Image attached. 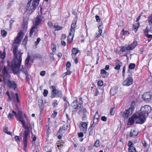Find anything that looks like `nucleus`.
<instances>
[{"instance_id":"nucleus-28","label":"nucleus","mask_w":152,"mask_h":152,"mask_svg":"<svg viewBox=\"0 0 152 152\" xmlns=\"http://www.w3.org/2000/svg\"><path fill=\"white\" fill-rule=\"evenodd\" d=\"M28 24V22L26 20H23V22L22 25L23 28L25 29L27 28Z\"/></svg>"},{"instance_id":"nucleus-22","label":"nucleus","mask_w":152,"mask_h":152,"mask_svg":"<svg viewBox=\"0 0 152 152\" xmlns=\"http://www.w3.org/2000/svg\"><path fill=\"white\" fill-rule=\"evenodd\" d=\"M117 89L115 87H113L110 90V94L111 95L113 96L117 93Z\"/></svg>"},{"instance_id":"nucleus-20","label":"nucleus","mask_w":152,"mask_h":152,"mask_svg":"<svg viewBox=\"0 0 152 152\" xmlns=\"http://www.w3.org/2000/svg\"><path fill=\"white\" fill-rule=\"evenodd\" d=\"M71 106L74 109H76L78 108L79 106L77 103V101L75 100L74 101L72 104Z\"/></svg>"},{"instance_id":"nucleus-38","label":"nucleus","mask_w":152,"mask_h":152,"mask_svg":"<svg viewBox=\"0 0 152 152\" xmlns=\"http://www.w3.org/2000/svg\"><path fill=\"white\" fill-rule=\"evenodd\" d=\"M98 120L94 119L93 124L91 125V127H94L97 124Z\"/></svg>"},{"instance_id":"nucleus-53","label":"nucleus","mask_w":152,"mask_h":152,"mask_svg":"<svg viewBox=\"0 0 152 152\" xmlns=\"http://www.w3.org/2000/svg\"><path fill=\"white\" fill-rule=\"evenodd\" d=\"M148 30H147L146 32H147L146 37H147L148 38H152V35L148 34Z\"/></svg>"},{"instance_id":"nucleus-12","label":"nucleus","mask_w":152,"mask_h":152,"mask_svg":"<svg viewBox=\"0 0 152 152\" xmlns=\"http://www.w3.org/2000/svg\"><path fill=\"white\" fill-rule=\"evenodd\" d=\"M7 95L8 96V101H13L14 102L15 101V99L14 93L11 92L10 94L8 91H7L6 93Z\"/></svg>"},{"instance_id":"nucleus-57","label":"nucleus","mask_w":152,"mask_h":152,"mask_svg":"<svg viewBox=\"0 0 152 152\" xmlns=\"http://www.w3.org/2000/svg\"><path fill=\"white\" fill-rule=\"evenodd\" d=\"M142 143L143 145L145 147L147 145V143L145 142V141L144 140H142Z\"/></svg>"},{"instance_id":"nucleus-59","label":"nucleus","mask_w":152,"mask_h":152,"mask_svg":"<svg viewBox=\"0 0 152 152\" xmlns=\"http://www.w3.org/2000/svg\"><path fill=\"white\" fill-rule=\"evenodd\" d=\"M103 83V82L102 81H99L98 82V84L100 86H102Z\"/></svg>"},{"instance_id":"nucleus-19","label":"nucleus","mask_w":152,"mask_h":152,"mask_svg":"<svg viewBox=\"0 0 152 152\" xmlns=\"http://www.w3.org/2000/svg\"><path fill=\"white\" fill-rule=\"evenodd\" d=\"M138 134V133L135 130H132L130 133V136L131 137H134Z\"/></svg>"},{"instance_id":"nucleus-31","label":"nucleus","mask_w":152,"mask_h":152,"mask_svg":"<svg viewBox=\"0 0 152 152\" xmlns=\"http://www.w3.org/2000/svg\"><path fill=\"white\" fill-rule=\"evenodd\" d=\"M53 27L55 28L56 30H61L62 28V27L59 26L58 25H54Z\"/></svg>"},{"instance_id":"nucleus-40","label":"nucleus","mask_w":152,"mask_h":152,"mask_svg":"<svg viewBox=\"0 0 152 152\" xmlns=\"http://www.w3.org/2000/svg\"><path fill=\"white\" fill-rule=\"evenodd\" d=\"M5 53L4 52V53H2L1 52L0 54V57L1 58L4 59L5 57Z\"/></svg>"},{"instance_id":"nucleus-24","label":"nucleus","mask_w":152,"mask_h":152,"mask_svg":"<svg viewBox=\"0 0 152 152\" xmlns=\"http://www.w3.org/2000/svg\"><path fill=\"white\" fill-rule=\"evenodd\" d=\"M79 51L77 48H73L72 50V54L73 56H76L79 52Z\"/></svg>"},{"instance_id":"nucleus-62","label":"nucleus","mask_w":152,"mask_h":152,"mask_svg":"<svg viewBox=\"0 0 152 152\" xmlns=\"http://www.w3.org/2000/svg\"><path fill=\"white\" fill-rule=\"evenodd\" d=\"M78 136L79 137H82L83 136V132H80L78 133Z\"/></svg>"},{"instance_id":"nucleus-2","label":"nucleus","mask_w":152,"mask_h":152,"mask_svg":"<svg viewBox=\"0 0 152 152\" xmlns=\"http://www.w3.org/2000/svg\"><path fill=\"white\" fill-rule=\"evenodd\" d=\"M13 52L15 58L11 63V69L14 73L18 74L19 72V69L21 64L22 55L23 53L20 51H18L17 52L18 49L17 45L13 43Z\"/></svg>"},{"instance_id":"nucleus-32","label":"nucleus","mask_w":152,"mask_h":152,"mask_svg":"<svg viewBox=\"0 0 152 152\" xmlns=\"http://www.w3.org/2000/svg\"><path fill=\"white\" fill-rule=\"evenodd\" d=\"M30 60V57L28 56L26 58L25 61V65L26 66L28 65Z\"/></svg>"},{"instance_id":"nucleus-43","label":"nucleus","mask_w":152,"mask_h":152,"mask_svg":"<svg viewBox=\"0 0 152 152\" xmlns=\"http://www.w3.org/2000/svg\"><path fill=\"white\" fill-rule=\"evenodd\" d=\"M15 97L16 98V102L17 103H19L20 102L19 96L18 95V94L17 93H16L15 94Z\"/></svg>"},{"instance_id":"nucleus-41","label":"nucleus","mask_w":152,"mask_h":152,"mask_svg":"<svg viewBox=\"0 0 152 152\" xmlns=\"http://www.w3.org/2000/svg\"><path fill=\"white\" fill-rule=\"evenodd\" d=\"M41 22V20H36L35 23V25L36 27L39 25Z\"/></svg>"},{"instance_id":"nucleus-49","label":"nucleus","mask_w":152,"mask_h":152,"mask_svg":"<svg viewBox=\"0 0 152 152\" xmlns=\"http://www.w3.org/2000/svg\"><path fill=\"white\" fill-rule=\"evenodd\" d=\"M40 40L41 39L40 38H37V41L35 42V45H37L38 44L39 42H40Z\"/></svg>"},{"instance_id":"nucleus-25","label":"nucleus","mask_w":152,"mask_h":152,"mask_svg":"<svg viewBox=\"0 0 152 152\" xmlns=\"http://www.w3.org/2000/svg\"><path fill=\"white\" fill-rule=\"evenodd\" d=\"M127 145L129 147V150L130 151H131V149H133L134 148V147L132 146L133 144L131 141H129Z\"/></svg>"},{"instance_id":"nucleus-14","label":"nucleus","mask_w":152,"mask_h":152,"mask_svg":"<svg viewBox=\"0 0 152 152\" xmlns=\"http://www.w3.org/2000/svg\"><path fill=\"white\" fill-rule=\"evenodd\" d=\"M68 127V125H66L65 124H64L62 126L60 127L59 129L57 132V134H58L60 133H61V134L64 133L65 130Z\"/></svg>"},{"instance_id":"nucleus-55","label":"nucleus","mask_w":152,"mask_h":152,"mask_svg":"<svg viewBox=\"0 0 152 152\" xmlns=\"http://www.w3.org/2000/svg\"><path fill=\"white\" fill-rule=\"evenodd\" d=\"M66 67L67 68H69L71 66V63L69 61L67 62L66 65Z\"/></svg>"},{"instance_id":"nucleus-63","label":"nucleus","mask_w":152,"mask_h":152,"mask_svg":"<svg viewBox=\"0 0 152 152\" xmlns=\"http://www.w3.org/2000/svg\"><path fill=\"white\" fill-rule=\"evenodd\" d=\"M57 112H56V111H54L53 112V115H52V117L53 118H55L56 117V116L57 114Z\"/></svg>"},{"instance_id":"nucleus-47","label":"nucleus","mask_w":152,"mask_h":152,"mask_svg":"<svg viewBox=\"0 0 152 152\" xmlns=\"http://www.w3.org/2000/svg\"><path fill=\"white\" fill-rule=\"evenodd\" d=\"M48 93V91L47 90L45 89L43 91V96H47Z\"/></svg>"},{"instance_id":"nucleus-26","label":"nucleus","mask_w":152,"mask_h":152,"mask_svg":"<svg viewBox=\"0 0 152 152\" xmlns=\"http://www.w3.org/2000/svg\"><path fill=\"white\" fill-rule=\"evenodd\" d=\"M12 112L14 114L15 117L16 115L18 116L23 115L22 112L20 111H19L18 112L16 113V112L14 110H12Z\"/></svg>"},{"instance_id":"nucleus-36","label":"nucleus","mask_w":152,"mask_h":152,"mask_svg":"<svg viewBox=\"0 0 152 152\" xmlns=\"http://www.w3.org/2000/svg\"><path fill=\"white\" fill-rule=\"evenodd\" d=\"M21 71L25 74L27 73V70L26 68H25L23 67V66H22V68L21 69Z\"/></svg>"},{"instance_id":"nucleus-13","label":"nucleus","mask_w":152,"mask_h":152,"mask_svg":"<svg viewBox=\"0 0 152 152\" xmlns=\"http://www.w3.org/2000/svg\"><path fill=\"white\" fill-rule=\"evenodd\" d=\"M87 125L88 124L86 122L81 123V126L80 127L81 131L84 133H86L87 129Z\"/></svg>"},{"instance_id":"nucleus-52","label":"nucleus","mask_w":152,"mask_h":152,"mask_svg":"<svg viewBox=\"0 0 152 152\" xmlns=\"http://www.w3.org/2000/svg\"><path fill=\"white\" fill-rule=\"evenodd\" d=\"M26 76V79L27 81H29V75H28V73L25 74Z\"/></svg>"},{"instance_id":"nucleus-7","label":"nucleus","mask_w":152,"mask_h":152,"mask_svg":"<svg viewBox=\"0 0 152 152\" xmlns=\"http://www.w3.org/2000/svg\"><path fill=\"white\" fill-rule=\"evenodd\" d=\"M137 42L136 41H134L131 44L126 47L124 46L121 47V51L122 52H126V50H131L134 49L137 45Z\"/></svg>"},{"instance_id":"nucleus-51","label":"nucleus","mask_w":152,"mask_h":152,"mask_svg":"<svg viewBox=\"0 0 152 152\" xmlns=\"http://www.w3.org/2000/svg\"><path fill=\"white\" fill-rule=\"evenodd\" d=\"M89 135H92L93 133V129L92 128H89Z\"/></svg>"},{"instance_id":"nucleus-33","label":"nucleus","mask_w":152,"mask_h":152,"mask_svg":"<svg viewBox=\"0 0 152 152\" xmlns=\"http://www.w3.org/2000/svg\"><path fill=\"white\" fill-rule=\"evenodd\" d=\"M135 66V64H134L131 63L129 66V69H134Z\"/></svg>"},{"instance_id":"nucleus-45","label":"nucleus","mask_w":152,"mask_h":152,"mask_svg":"<svg viewBox=\"0 0 152 152\" xmlns=\"http://www.w3.org/2000/svg\"><path fill=\"white\" fill-rule=\"evenodd\" d=\"M23 35V32L22 30L20 31L19 33L18 34L17 37H19L21 38Z\"/></svg>"},{"instance_id":"nucleus-39","label":"nucleus","mask_w":152,"mask_h":152,"mask_svg":"<svg viewBox=\"0 0 152 152\" xmlns=\"http://www.w3.org/2000/svg\"><path fill=\"white\" fill-rule=\"evenodd\" d=\"M72 58L74 59V61L75 64H77L78 63V61L77 58L76 57V56H73L72 54Z\"/></svg>"},{"instance_id":"nucleus-27","label":"nucleus","mask_w":152,"mask_h":152,"mask_svg":"<svg viewBox=\"0 0 152 152\" xmlns=\"http://www.w3.org/2000/svg\"><path fill=\"white\" fill-rule=\"evenodd\" d=\"M20 38L17 36L14 39V44H19L20 41Z\"/></svg>"},{"instance_id":"nucleus-18","label":"nucleus","mask_w":152,"mask_h":152,"mask_svg":"<svg viewBox=\"0 0 152 152\" xmlns=\"http://www.w3.org/2000/svg\"><path fill=\"white\" fill-rule=\"evenodd\" d=\"M100 74L102 77H106L108 76V73H107V72H106L104 69H101L100 70Z\"/></svg>"},{"instance_id":"nucleus-15","label":"nucleus","mask_w":152,"mask_h":152,"mask_svg":"<svg viewBox=\"0 0 152 152\" xmlns=\"http://www.w3.org/2000/svg\"><path fill=\"white\" fill-rule=\"evenodd\" d=\"M115 69L119 70L120 67L122 66V63L118 60H116L115 61Z\"/></svg>"},{"instance_id":"nucleus-10","label":"nucleus","mask_w":152,"mask_h":152,"mask_svg":"<svg viewBox=\"0 0 152 152\" xmlns=\"http://www.w3.org/2000/svg\"><path fill=\"white\" fill-rule=\"evenodd\" d=\"M8 71L7 69V67L4 66L2 70L3 81L4 82H5L6 79H9L10 78V75L8 74Z\"/></svg>"},{"instance_id":"nucleus-60","label":"nucleus","mask_w":152,"mask_h":152,"mask_svg":"<svg viewBox=\"0 0 152 152\" xmlns=\"http://www.w3.org/2000/svg\"><path fill=\"white\" fill-rule=\"evenodd\" d=\"M131 151L129 150V148H128V151L129 152H137L135 148L134 147V148L133 149H131Z\"/></svg>"},{"instance_id":"nucleus-23","label":"nucleus","mask_w":152,"mask_h":152,"mask_svg":"<svg viewBox=\"0 0 152 152\" xmlns=\"http://www.w3.org/2000/svg\"><path fill=\"white\" fill-rule=\"evenodd\" d=\"M140 26V24L138 23H135L133 25V31L135 33L137 31L138 28Z\"/></svg>"},{"instance_id":"nucleus-56","label":"nucleus","mask_w":152,"mask_h":152,"mask_svg":"<svg viewBox=\"0 0 152 152\" xmlns=\"http://www.w3.org/2000/svg\"><path fill=\"white\" fill-rule=\"evenodd\" d=\"M101 120L104 121H107V117L105 116H102V117L101 118Z\"/></svg>"},{"instance_id":"nucleus-34","label":"nucleus","mask_w":152,"mask_h":152,"mask_svg":"<svg viewBox=\"0 0 152 152\" xmlns=\"http://www.w3.org/2000/svg\"><path fill=\"white\" fill-rule=\"evenodd\" d=\"M99 115L98 111H97L94 116V119L98 120L99 118Z\"/></svg>"},{"instance_id":"nucleus-54","label":"nucleus","mask_w":152,"mask_h":152,"mask_svg":"<svg viewBox=\"0 0 152 152\" xmlns=\"http://www.w3.org/2000/svg\"><path fill=\"white\" fill-rule=\"evenodd\" d=\"M14 116V115H13L9 113L8 115V118H12Z\"/></svg>"},{"instance_id":"nucleus-29","label":"nucleus","mask_w":152,"mask_h":152,"mask_svg":"<svg viewBox=\"0 0 152 152\" xmlns=\"http://www.w3.org/2000/svg\"><path fill=\"white\" fill-rule=\"evenodd\" d=\"M98 28L99 29V32L101 34L102 33V30L103 28L102 26V24L101 23H99L98 26Z\"/></svg>"},{"instance_id":"nucleus-6","label":"nucleus","mask_w":152,"mask_h":152,"mask_svg":"<svg viewBox=\"0 0 152 152\" xmlns=\"http://www.w3.org/2000/svg\"><path fill=\"white\" fill-rule=\"evenodd\" d=\"M52 89V94L53 95L51 96V98H53L55 96L58 97H61L62 96L61 91L58 89H57L55 86H52L51 87Z\"/></svg>"},{"instance_id":"nucleus-58","label":"nucleus","mask_w":152,"mask_h":152,"mask_svg":"<svg viewBox=\"0 0 152 152\" xmlns=\"http://www.w3.org/2000/svg\"><path fill=\"white\" fill-rule=\"evenodd\" d=\"M45 74V71H42L40 72V75L42 76H43Z\"/></svg>"},{"instance_id":"nucleus-16","label":"nucleus","mask_w":152,"mask_h":152,"mask_svg":"<svg viewBox=\"0 0 152 152\" xmlns=\"http://www.w3.org/2000/svg\"><path fill=\"white\" fill-rule=\"evenodd\" d=\"M38 105L40 108L41 112L44 108V104L42 99H39L38 101Z\"/></svg>"},{"instance_id":"nucleus-46","label":"nucleus","mask_w":152,"mask_h":152,"mask_svg":"<svg viewBox=\"0 0 152 152\" xmlns=\"http://www.w3.org/2000/svg\"><path fill=\"white\" fill-rule=\"evenodd\" d=\"M115 107H112L111 108L110 110V114L111 115H114V111H113V110L115 109Z\"/></svg>"},{"instance_id":"nucleus-48","label":"nucleus","mask_w":152,"mask_h":152,"mask_svg":"<svg viewBox=\"0 0 152 152\" xmlns=\"http://www.w3.org/2000/svg\"><path fill=\"white\" fill-rule=\"evenodd\" d=\"M57 105V101L56 100H54V102L52 103L53 106V107H55Z\"/></svg>"},{"instance_id":"nucleus-17","label":"nucleus","mask_w":152,"mask_h":152,"mask_svg":"<svg viewBox=\"0 0 152 152\" xmlns=\"http://www.w3.org/2000/svg\"><path fill=\"white\" fill-rule=\"evenodd\" d=\"M77 20H75L73 21V22L71 24V27L70 29V31L72 32V33L74 32L75 29L74 28L75 27V26L76 24Z\"/></svg>"},{"instance_id":"nucleus-61","label":"nucleus","mask_w":152,"mask_h":152,"mask_svg":"<svg viewBox=\"0 0 152 152\" xmlns=\"http://www.w3.org/2000/svg\"><path fill=\"white\" fill-rule=\"evenodd\" d=\"M61 39L62 40L65 39L66 38V35L65 34H63L61 36Z\"/></svg>"},{"instance_id":"nucleus-42","label":"nucleus","mask_w":152,"mask_h":152,"mask_svg":"<svg viewBox=\"0 0 152 152\" xmlns=\"http://www.w3.org/2000/svg\"><path fill=\"white\" fill-rule=\"evenodd\" d=\"M52 50V51L54 52H56V47L54 44H53L51 46Z\"/></svg>"},{"instance_id":"nucleus-44","label":"nucleus","mask_w":152,"mask_h":152,"mask_svg":"<svg viewBox=\"0 0 152 152\" xmlns=\"http://www.w3.org/2000/svg\"><path fill=\"white\" fill-rule=\"evenodd\" d=\"M135 103H136L135 101H132V104H131V107H129V108H133V110H134V107L135 105Z\"/></svg>"},{"instance_id":"nucleus-1","label":"nucleus","mask_w":152,"mask_h":152,"mask_svg":"<svg viewBox=\"0 0 152 152\" xmlns=\"http://www.w3.org/2000/svg\"><path fill=\"white\" fill-rule=\"evenodd\" d=\"M152 110L151 107L149 105H146L142 107L139 112L133 115L129 118L128 125H132L134 122L137 124H143L145 121L146 118Z\"/></svg>"},{"instance_id":"nucleus-64","label":"nucleus","mask_w":152,"mask_h":152,"mask_svg":"<svg viewBox=\"0 0 152 152\" xmlns=\"http://www.w3.org/2000/svg\"><path fill=\"white\" fill-rule=\"evenodd\" d=\"M118 25L119 26L121 27L123 26V22L122 21H120V22H118Z\"/></svg>"},{"instance_id":"nucleus-50","label":"nucleus","mask_w":152,"mask_h":152,"mask_svg":"<svg viewBox=\"0 0 152 152\" xmlns=\"http://www.w3.org/2000/svg\"><path fill=\"white\" fill-rule=\"evenodd\" d=\"M94 146L98 147L99 146V140H96L94 143Z\"/></svg>"},{"instance_id":"nucleus-21","label":"nucleus","mask_w":152,"mask_h":152,"mask_svg":"<svg viewBox=\"0 0 152 152\" xmlns=\"http://www.w3.org/2000/svg\"><path fill=\"white\" fill-rule=\"evenodd\" d=\"M86 112V109L83 107H80L79 108V110L78 111V113L79 114L81 113L85 114Z\"/></svg>"},{"instance_id":"nucleus-5","label":"nucleus","mask_w":152,"mask_h":152,"mask_svg":"<svg viewBox=\"0 0 152 152\" xmlns=\"http://www.w3.org/2000/svg\"><path fill=\"white\" fill-rule=\"evenodd\" d=\"M133 111V108H129L127 110H125L124 112H121L119 115L121 117H123L124 119H126L131 115Z\"/></svg>"},{"instance_id":"nucleus-8","label":"nucleus","mask_w":152,"mask_h":152,"mask_svg":"<svg viewBox=\"0 0 152 152\" xmlns=\"http://www.w3.org/2000/svg\"><path fill=\"white\" fill-rule=\"evenodd\" d=\"M142 99L145 101H151L152 99V93L147 92L145 93L142 95Z\"/></svg>"},{"instance_id":"nucleus-30","label":"nucleus","mask_w":152,"mask_h":152,"mask_svg":"<svg viewBox=\"0 0 152 152\" xmlns=\"http://www.w3.org/2000/svg\"><path fill=\"white\" fill-rule=\"evenodd\" d=\"M36 28V27L34 26L32 27L31 29L30 32V37H31L32 35L33 34V33L35 31V29Z\"/></svg>"},{"instance_id":"nucleus-3","label":"nucleus","mask_w":152,"mask_h":152,"mask_svg":"<svg viewBox=\"0 0 152 152\" xmlns=\"http://www.w3.org/2000/svg\"><path fill=\"white\" fill-rule=\"evenodd\" d=\"M16 117L18 121L22 123L23 127L26 129L23 135V150L26 151L27 143V137L29 134V130L28 126L25 125V121L23 120V115L19 116L16 115Z\"/></svg>"},{"instance_id":"nucleus-37","label":"nucleus","mask_w":152,"mask_h":152,"mask_svg":"<svg viewBox=\"0 0 152 152\" xmlns=\"http://www.w3.org/2000/svg\"><path fill=\"white\" fill-rule=\"evenodd\" d=\"M1 33L2 36L5 37L7 35V32L4 30H1Z\"/></svg>"},{"instance_id":"nucleus-35","label":"nucleus","mask_w":152,"mask_h":152,"mask_svg":"<svg viewBox=\"0 0 152 152\" xmlns=\"http://www.w3.org/2000/svg\"><path fill=\"white\" fill-rule=\"evenodd\" d=\"M34 58V59H37L38 58L39 59H41L42 58L41 56L39 54H36L33 57Z\"/></svg>"},{"instance_id":"nucleus-4","label":"nucleus","mask_w":152,"mask_h":152,"mask_svg":"<svg viewBox=\"0 0 152 152\" xmlns=\"http://www.w3.org/2000/svg\"><path fill=\"white\" fill-rule=\"evenodd\" d=\"M40 0H28L26 8L31 12L35 10L36 7L38 6Z\"/></svg>"},{"instance_id":"nucleus-11","label":"nucleus","mask_w":152,"mask_h":152,"mask_svg":"<svg viewBox=\"0 0 152 152\" xmlns=\"http://www.w3.org/2000/svg\"><path fill=\"white\" fill-rule=\"evenodd\" d=\"M7 84L10 88H13L15 91H17V84L14 81H11L9 79H8Z\"/></svg>"},{"instance_id":"nucleus-9","label":"nucleus","mask_w":152,"mask_h":152,"mask_svg":"<svg viewBox=\"0 0 152 152\" xmlns=\"http://www.w3.org/2000/svg\"><path fill=\"white\" fill-rule=\"evenodd\" d=\"M131 76L132 75L131 74H129L128 75V77L123 83V85L124 86H129L133 83V80Z\"/></svg>"}]
</instances>
